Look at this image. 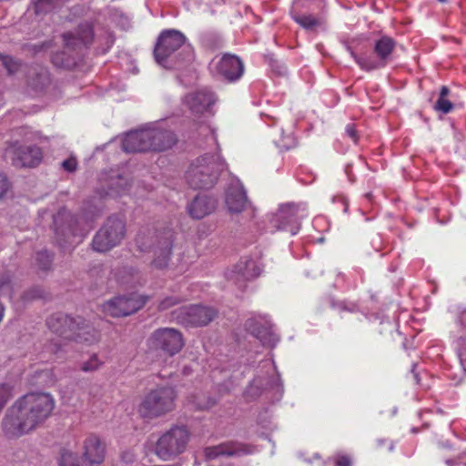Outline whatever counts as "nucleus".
<instances>
[{
    "label": "nucleus",
    "instance_id": "393cba45",
    "mask_svg": "<svg viewBox=\"0 0 466 466\" xmlns=\"http://www.w3.org/2000/svg\"><path fill=\"white\" fill-rule=\"evenodd\" d=\"M64 41L66 46L72 48L88 46L93 41V30L91 25L87 23L80 25L76 34H65Z\"/></svg>",
    "mask_w": 466,
    "mask_h": 466
},
{
    "label": "nucleus",
    "instance_id": "aec40b11",
    "mask_svg": "<svg viewBox=\"0 0 466 466\" xmlns=\"http://www.w3.org/2000/svg\"><path fill=\"white\" fill-rule=\"evenodd\" d=\"M76 319L63 313H56L47 319L48 329L59 337L71 339L74 335Z\"/></svg>",
    "mask_w": 466,
    "mask_h": 466
},
{
    "label": "nucleus",
    "instance_id": "8fccbe9b",
    "mask_svg": "<svg viewBox=\"0 0 466 466\" xmlns=\"http://www.w3.org/2000/svg\"><path fill=\"white\" fill-rule=\"evenodd\" d=\"M366 197H367L368 198H370V193H369V194H367V195H366Z\"/></svg>",
    "mask_w": 466,
    "mask_h": 466
},
{
    "label": "nucleus",
    "instance_id": "2f4dec72",
    "mask_svg": "<svg viewBox=\"0 0 466 466\" xmlns=\"http://www.w3.org/2000/svg\"><path fill=\"white\" fill-rule=\"evenodd\" d=\"M293 19L302 27L309 30H312L319 25V20L311 15H294Z\"/></svg>",
    "mask_w": 466,
    "mask_h": 466
},
{
    "label": "nucleus",
    "instance_id": "9b49d317",
    "mask_svg": "<svg viewBox=\"0 0 466 466\" xmlns=\"http://www.w3.org/2000/svg\"><path fill=\"white\" fill-rule=\"evenodd\" d=\"M173 318L178 323L190 326H205L214 319L217 310L202 305L183 306L173 311Z\"/></svg>",
    "mask_w": 466,
    "mask_h": 466
},
{
    "label": "nucleus",
    "instance_id": "0eeeda50",
    "mask_svg": "<svg viewBox=\"0 0 466 466\" xmlns=\"http://www.w3.org/2000/svg\"><path fill=\"white\" fill-rule=\"evenodd\" d=\"M307 216L305 204L287 203L279 206L278 211L271 216L269 223L276 230L287 231L294 236L300 228V220Z\"/></svg>",
    "mask_w": 466,
    "mask_h": 466
},
{
    "label": "nucleus",
    "instance_id": "de8ad7c7",
    "mask_svg": "<svg viewBox=\"0 0 466 466\" xmlns=\"http://www.w3.org/2000/svg\"><path fill=\"white\" fill-rule=\"evenodd\" d=\"M212 404H213V402L212 403H208V404L198 403L197 406H198V409H207V408H208Z\"/></svg>",
    "mask_w": 466,
    "mask_h": 466
},
{
    "label": "nucleus",
    "instance_id": "f704fd0d",
    "mask_svg": "<svg viewBox=\"0 0 466 466\" xmlns=\"http://www.w3.org/2000/svg\"><path fill=\"white\" fill-rule=\"evenodd\" d=\"M11 289L10 275L6 272L0 274V292L9 294Z\"/></svg>",
    "mask_w": 466,
    "mask_h": 466
},
{
    "label": "nucleus",
    "instance_id": "b1692460",
    "mask_svg": "<svg viewBox=\"0 0 466 466\" xmlns=\"http://www.w3.org/2000/svg\"><path fill=\"white\" fill-rule=\"evenodd\" d=\"M85 461L90 464H100L105 458V446L96 435L88 436L84 441Z\"/></svg>",
    "mask_w": 466,
    "mask_h": 466
},
{
    "label": "nucleus",
    "instance_id": "c9c22d12",
    "mask_svg": "<svg viewBox=\"0 0 466 466\" xmlns=\"http://www.w3.org/2000/svg\"><path fill=\"white\" fill-rule=\"evenodd\" d=\"M36 75H37L38 80L36 82L34 81L31 84L35 87H42L49 82L48 74L46 69L41 68L40 71Z\"/></svg>",
    "mask_w": 466,
    "mask_h": 466
},
{
    "label": "nucleus",
    "instance_id": "79ce46f5",
    "mask_svg": "<svg viewBox=\"0 0 466 466\" xmlns=\"http://www.w3.org/2000/svg\"><path fill=\"white\" fill-rule=\"evenodd\" d=\"M346 134L348 135L349 137H350L355 143L357 142L358 140V137H357V133H356V130H355V127L353 125H347L346 127Z\"/></svg>",
    "mask_w": 466,
    "mask_h": 466
},
{
    "label": "nucleus",
    "instance_id": "c85d7f7f",
    "mask_svg": "<svg viewBox=\"0 0 466 466\" xmlns=\"http://www.w3.org/2000/svg\"><path fill=\"white\" fill-rule=\"evenodd\" d=\"M128 187V180L127 177L123 176H118L117 177L111 178L109 190L106 192V195L116 197L127 190Z\"/></svg>",
    "mask_w": 466,
    "mask_h": 466
},
{
    "label": "nucleus",
    "instance_id": "473e14b6",
    "mask_svg": "<svg viewBox=\"0 0 466 466\" xmlns=\"http://www.w3.org/2000/svg\"><path fill=\"white\" fill-rule=\"evenodd\" d=\"M103 363L96 354H93L88 360L83 362L81 370L84 372H93L97 370Z\"/></svg>",
    "mask_w": 466,
    "mask_h": 466
},
{
    "label": "nucleus",
    "instance_id": "ddd939ff",
    "mask_svg": "<svg viewBox=\"0 0 466 466\" xmlns=\"http://www.w3.org/2000/svg\"><path fill=\"white\" fill-rule=\"evenodd\" d=\"M146 298L132 293L129 296L116 297L102 305V310L105 314L114 318L131 315L146 304Z\"/></svg>",
    "mask_w": 466,
    "mask_h": 466
},
{
    "label": "nucleus",
    "instance_id": "4be33fe9",
    "mask_svg": "<svg viewBox=\"0 0 466 466\" xmlns=\"http://www.w3.org/2000/svg\"><path fill=\"white\" fill-rule=\"evenodd\" d=\"M248 446L240 443H223L205 449V456L208 460H214L220 456H240L250 453Z\"/></svg>",
    "mask_w": 466,
    "mask_h": 466
},
{
    "label": "nucleus",
    "instance_id": "7ed1b4c3",
    "mask_svg": "<svg viewBox=\"0 0 466 466\" xmlns=\"http://www.w3.org/2000/svg\"><path fill=\"white\" fill-rule=\"evenodd\" d=\"M225 167L218 155H204L191 163L186 179L193 188H209L215 185Z\"/></svg>",
    "mask_w": 466,
    "mask_h": 466
},
{
    "label": "nucleus",
    "instance_id": "1a4fd4ad",
    "mask_svg": "<svg viewBox=\"0 0 466 466\" xmlns=\"http://www.w3.org/2000/svg\"><path fill=\"white\" fill-rule=\"evenodd\" d=\"M395 41L387 35H382L374 42L373 51L376 55L373 56H358L352 54L356 63L365 71L380 69L391 60L392 52L395 47Z\"/></svg>",
    "mask_w": 466,
    "mask_h": 466
},
{
    "label": "nucleus",
    "instance_id": "7c9ffc66",
    "mask_svg": "<svg viewBox=\"0 0 466 466\" xmlns=\"http://www.w3.org/2000/svg\"><path fill=\"white\" fill-rule=\"evenodd\" d=\"M53 257L46 250L39 251L35 257V266L37 269L46 271L51 268Z\"/></svg>",
    "mask_w": 466,
    "mask_h": 466
},
{
    "label": "nucleus",
    "instance_id": "f03ea898",
    "mask_svg": "<svg viewBox=\"0 0 466 466\" xmlns=\"http://www.w3.org/2000/svg\"><path fill=\"white\" fill-rule=\"evenodd\" d=\"M156 62L167 69H179L193 60L191 46L186 43L185 35L177 30L163 31L154 50Z\"/></svg>",
    "mask_w": 466,
    "mask_h": 466
},
{
    "label": "nucleus",
    "instance_id": "20e7f679",
    "mask_svg": "<svg viewBox=\"0 0 466 466\" xmlns=\"http://www.w3.org/2000/svg\"><path fill=\"white\" fill-rule=\"evenodd\" d=\"M174 231L166 228L162 231L139 233L136 238L138 248L143 251H152L154 254L153 265L157 268L167 266L171 256Z\"/></svg>",
    "mask_w": 466,
    "mask_h": 466
},
{
    "label": "nucleus",
    "instance_id": "6ab92c4d",
    "mask_svg": "<svg viewBox=\"0 0 466 466\" xmlns=\"http://www.w3.org/2000/svg\"><path fill=\"white\" fill-rule=\"evenodd\" d=\"M247 329L256 337L264 346L274 347L279 341V336L272 330L268 321H257L249 319L246 323Z\"/></svg>",
    "mask_w": 466,
    "mask_h": 466
},
{
    "label": "nucleus",
    "instance_id": "6e6552de",
    "mask_svg": "<svg viewBox=\"0 0 466 466\" xmlns=\"http://www.w3.org/2000/svg\"><path fill=\"white\" fill-rule=\"evenodd\" d=\"M125 237V223L111 217L95 235L92 247L97 252H106L117 246Z\"/></svg>",
    "mask_w": 466,
    "mask_h": 466
},
{
    "label": "nucleus",
    "instance_id": "4c0bfd02",
    "mask_svg": "<svg viewBox=\"0 0 466 466\" xmlns=\"http://www.w3.org/2000/svg\"><path fill=\"white\" fill-rule=\"evenodd\" d=\"M74 454L69 451H66L62 454L60 466H78L74 463Z\"/></svg>",
    "mask_w": 466,
    "mask_h": 466
},
{
    "label": "nucleus",
    "instance_id": "bb28decb",
    "mask_svg": "<svg viewBox=\"0 0 466 466\" xmlns=\"http://www.w3.org/2000/svg\"><path fill=\"white\" fill-rule=\"evenodd\" d=\"M163 125V121H157L154 123L147 124V129H150V135L154 137L152 142L156 141L161 143L165 142V140H167V138L168 140H170L168 142V146H165V147L161 149H152L153 151L167 150L170 148L173 145H175V143L177 142V138L174 133L171 130L165 128Z\"/></svg>",
    "mask_w": 466,
    "mask_h": 466
},
{
    "label": "nucleus",
    "instance_id": "cd10ccee",
    "mask_svg": "<svg viewBox=\"0 0 466 466\" xmlns=\"http://www.w3.org/2000/svg\"><path fill=\"white\" fill-rule=\"evenodd\" d=\"M449 94L450 89L447 86H443L441 88L439 98L434 105V109L436 111L441 112L443 114H448L452 110L453 104L449 99H447Z\"/></svg>",
    "mask_w": 466,
    "mask_h": 466
},
{
    "label": "nucleus",
    "instance_id": "a211bd4d",
    "mask_svg": "<svg viewBox=\"0 0 466 466\" xmlns=\"http://www.w3.org/2000/svg\"><path fill=\"white\" fill-rule=\"evenodd\" d=\"M93 215L91 218L86 217L85 219L78 218H72L70 220L69 232L66 236V239L59 241V245L64 248H66V244L69 246L77 245L80 243L87 232L91 228V225L89 221L93 218Z\"/></svg>",
    "mask_w": 466,
    "mask_h": 466
},
{
    "label": "nucleus",
    "instance_id": "72a5a7b5",
    "mask_svg": "<svg viewBox=\"0 0 466 466\" xmlns=\"http://www.w3.org/2000/svg\"><path fill=\"white\" fill-rule=\"evenodd\" d=\"M0 61L9 74L16 72L20 66L16 61L7 56H0Z\"/></svg>",
    "mask_w": 466,
    "mask_h": 466
},
{
    "label": "nucleus",
    "instance_id": "37998d69",
    "mask_svg": "<svg viewBox=\"0 0 466 466\" xmlns=\"http://www.w3.org/2000/svg\"><path fill=\"white\" fill-rule=\"evenodd\" d=\"M176 303H177V300H175L172 298H167L160 302L159 309L162 310L167 309L168 308H170L171 306H173Z\"/></svg>",
    "mask_w": 466,
    "mask_h": 466
},
{
    "label": "nucleus",
    "instance_id": "2eb2a0df",
    "mask_svg": "<svg viewBox=\"0 0 466 466\" xmlns=\"http://www.w3.org/2000/svg\"><path fill=\"white\" fill-rule=\"evenodd\" d=\"M260 270L255 260L243 258L226 273V277L228 280L238 286L239 289H243L247 281L259 276Z\"/></svg>",
    "mask_w": 466,
    "mask_h": 466
},
{
    "label": "nucleus",
    "instance_id": "3c124183",
    "mask_svg": "<svg viewBox=\"0 0 466 466\" xmlns=\"http://www.w3.org/2000/svg\"><path fill=\"white\" fill-rule=\"evenodd\" d=\"M459 466V465H458Z\"/></svg>",
    "mask_w": 466,
    "mask_h": 466
},
{
    "label": "nucleus",
    "instance_id": "a18cd8bd",
    "mask_svg": "<svg viewBox=\"0 0 466 466\" xmlns=\"http://www.w3.org/2000/svg\"><path fill=\"white\" fill-rule=\"evenodd\" d=\"M203 131L208 135V139L213 143H217V137L213 132V130L209 127H204Z\"/></svg>",
    "mask_w": 466,
    "mask_h": 466
},
{
    "label": "nucleus",
    "instance_id": "dca6fc26",
    "mask_svg": "<svg viewBox=\"0 0 466 466\" xmlns=\"http://www.w3.org/2000/svg\"><path fill=\"white\" fill-rule=\"evenodd\" d=\"M212 69L226 80L233 82L241 77L244 66L237 56L225 54L219 59L212 61Z\"/></svg>",
    "mask_w": 466,
    "mask_h": 466
},
{
    "label": "nucleus",
    "instance_id": "58836bf2",
    "mask_svg": "<svg viewBox=\"0 0 466 466\" xmlns=\"http://www.w3.org/2000/svg\"><path fill=\"white\" fill-rule=\"evenodd\" d=\"M296 146V140L291 135H288L279 144V147L285 149H289Z\"/></svg>",
    "mask_w": 466,
    "mask_h": 466
},
{
    "label": "nucleus",
    "instance_id": "9d476101",
    "mask_svg": "<svg viewBox=\"0 0 466 466\" xmlns=\"http://www.w3.org/2000/svg\"><path fill=\"white\" fill-rule=\"evenodd\" d=\"M150 350H162L169 356L180 351L184 343L181 333L173 328H163L155 330L147 341Z\"/></svg>",
    "mask_w": 466,
    "mask_h": 466
},
{
    "label": "nucleus",
    "instance_id": "a878e982",
    "mask_svg": "<svg viewBox=\"0 0 466 466\" xmlns=\"http://www.w3.org/2000/svg\"><path fill=\"white\" fill-rule=\"evenodd\" d=\"M75 324L74 335L71 339L87 344H93L98 340L99 335L97 330L85 319L78 317L76 319Z\"/></svg>",
    "mask_w": 466,
    "mask_h": 466
},
{
    "label": "nucleus",
    "instance_id": "a19ab883",
    "mask_svg": "<svg viewBox=\"0 0 466 466\" xmlns=\"http://www.w3.org/2000/svg\"><path fill=\"white\" fill-rule=\"evenodd\" d=\"M64 56H65L64 53L55 55L52 58L54 65H56L57 66H67L68 64H66L63 61Z\"/></svg>",
    "mask_w": 466,
    "mask_h": 466
},
{
    "label": "nucleus",
    "instance_id": "5701e85b",
    "mask_svg": "<svg viewBox=\"0 0 466 466\" xmlns=\"http://www.w3.org/2000/svg\"><path fill=\"white\" fill-rule=\"evenodd\" d=\"M217 207L215 198L207 195H198L187 206L190 217L201 219L212 213Z\"/></svg>",
    "mask_w": 466,
    "mask_h": 466
},
{
    "label": "nucleus",
    "instance_id": "e433bc0d",
    "mask_svg": "<svg viewBox=\"0 0 466 466\" xmlns=\"http://www.w3.org/2000/svg\"><path fill=\"white\" fill-rule=\"evenodd\" d=\"M62 167L67 172H74L77 167L76 157H70L62 162Z\"/></svg>",
    "mask_w": 466,
    "mask_h": 466
},
{
    "label": "nucleus",
    "instance_id": "f3484780",
    "mask_svg": "<svg viewBox=\"0 0 466 466\" xmlns=\"http://www.w3.org/2000/svg\"><path fill=\"white\" fill-rule=\"evenodd\" d=\"M226 205L231 213L241 212L248 204L246 192L238 179H233L226 191Z\"/></svg>",
    "mask_w": 466,
    "mask_h": 466
},
{
    "label": "nucleus",
    "instance_id": "c03bdc74",
    "mask_svg": "<svg viewBox=\"0 0 466 466\" xmlns=\"http://www.w3.org/2000/svg\"><path fill=\"white\" fill-rule=\"evenodd\" d=\"M336 466H350V460L346 456L339 457L336 461Z\"/></svg>",
    "mask_w": 466,
    "mask_h": 466
},
{
    "label": "nucleus",
    "instance_id": "09e8293b",
    "mask_svg": "<svg viewBox=\"0 0 466 466\" xmlns=\"http://www.w3.org/2000/svg\"><path fill=\"white\" fill-rule=\"evenodd\" d=\"M3 316H4V307L2 306V304L0 303V321L2 320L3 319Z\"/></svg>",
    "mask_w": 466,
    "mask_h": 466
},
{
    "label": "nucleus",
    "instance_id": "ea45409f",
    "mask_svg": "<svg viewBox=\"0 0 466 466\" xmlns=\"http://www.w3.org/2000/svg\"><path fill=\"white\" fill-rule=\"evenodd\" d=\"M9 189V182L7 178L0 174V198H3Z\"/></svg>",
    "mask_w": 466,
    "mask_h": 466
},
{
    "label": "nucleus",
    "instance_id": "c756f323",
    "mask_svg": "<svg viewBox=\"0 0 466 466\" xmlns=\"http://www.w3.org/2000/svg\"><path fill=\"white\" fill-rule=\"evenodd\" d=\"M63 4V0H37L35 5V13L43 15L57 8Z\"/></svg>",
    "mask_w": 466,
    "mask_h": 466
},
{
    "label": "nucleus",
    "instance_id": "49530a36",
    "mask_svg": "<svg viewBox=\"0 0 466 466\" xmlns=\"http://www.w3.org/2000/svg\"><path fill=\"white\" fill-rule=\"evenodd\" d=\"M114 42H115V38H114L113 35L111 33H108L107 36H106V45H107L106 49L110 48L113 46Z\"/></svg>",
    "mask_w": 466,
    "mask_h": 466
},
{
    "label": "nucleus",
    "instance_id": "39448f33",
    "mask_svg": "<svg viewBox=\"0 0 466 466\" xmlns=\"http://www.w3.org/2000/svg\"><path fill=\"white\" fill-rule=\"evenodd\" d=\"M177 394L172 387H158L145 396L138 411L144 418L160 417L173 410Z\"/></svg>",
    "mask_w": 466,
    "mask_h": 466
},
{
    "label": "nucleus",
    "instance_id": "4468645a",
    "mask_svg": "<svg viewBox=\"0 0 466 466\" xmlns=\"http://www.w3.org/2000/svg\"><path fill=\"white\" fill-rule=\"evenodd\" d=\"M216 101V95L207 87L189 92L183 98L184 105L195 116L209 112Z\"/></svg>",
    "mask_w": 466,
    "mask_h": 466
},
{
    "label": "nucleus",
    "instance_id": "412c9836",
    "mask_svg": "<svg viewBox=\"0 0 466 466\" xmlns=\"http://www.w3.org/2000/svg\"><path fill=\"white\" fill-rule=\"evenodd\" d=\"M13 153V163L15 166L35 167L42 159V151L35 146H18Z\"/></svg>",
    "mask_w": 466,
    "mask_h": 466
},
{
    "label": "nucleus",
    "instance_id": "423d86ee",
    "mask_svg": "<svg viewBox=\"0 0 466 466\" xmlns=\"http://www.w3.org/2000/svg\"><path fill=\"white\" fill-rule=\"evenodd\" d=\"M188 440L189 432L185 426H174L158 438L155 454L163 461L174 459L184 452Z\"/></svg>",
    "mask_w": 466,
    "mask_h": 466
},
{
    "label": "nucleus",
    "instance_id": "f257e3e1",
    "mask_svg": "<svg viewBox=\"0 0 466 466\" xmlns=\"http://www.w3.org/2000/svg\"><path fill=\"white\" fill-rule=\"evenodd\" d=\"M55 400L49 393L32 392L18 399L8 410L3 429L9 437H16L36 429L51 415Z\"/></svg>",
    "mask_w": 466,
    "mask_h": 466
},
{
    "label": "nucleus",
    "instance_id": "f8f14e48",
    "mask_svg": "<svg viewBox=\"0 0 466 466\" xmlns=\"http://www.w3.org/2000/svg\"><path fill=\"white\" fill-rule=\"evenodd\" d=\"M154 137L150 135V129H147V124L140 129L127 133L122 141V148L127 153L145 152L149 149H161L168 146V138L165 142H152Z\"/></svg>",
    "mask_w": 466,
    "mask_h": 466
}]
</instances>
